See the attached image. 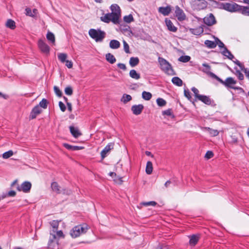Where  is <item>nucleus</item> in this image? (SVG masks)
I'll return each instance as SVG.
<instances>
[{"label": "nucleus", "instance_id": "obj_30", "mask_svg": "<svg viewBox=\"0 0 249 249\" xmlns=\"http://www.w3.org/2000/svg\"><path fill=\"white\" fill-rule=\"evenodd\" d=\"M197 98L206 104L209 105L211 103L210 99L206 96L200 95Z\"/></svg>", "mask_w": 249, "mask_h": 249}, {"label": "nucleus", "instance_id": "obj_23", "mask_svg": "<svg viewBox=\"0 0 249 249\" xmlns=\"http://www.w3.org/2000/svg\"><path fill=\"white\" fill-rule=\"evenodd\" d=\"M59 221L57 220H53L50 222V224L52 227V230L51 231V232L55 233L56 231L58 229Z\"/></svg>", "mask_w": 249, "mask_h": 249}, {"label": "nucleus", "instance_id": "obj_12", "mask_svg": "<svg viewBox=\"0 0 249 249\" xmlns=\"http://www.w3.org/2000/svg\"><path fill=\"white\" fill-rule=\"evenodd\" d=\"M144 108V107L142 104L135 105L131 107V111L134 115H140Z\"/></svg>", "mask_w": 249, "mask_h": 249}, {"label": "nucleus", "instance_id": "obj_18", "mask_svg": "<svg viewBox=\"0 0 249 249\" xmlns=\"http://www.w3.org/2000/svg\"><path fill=\"white\" fill-rule=\"evenodd\" d=\"M70 129L71 133L74 138H78L81 135V133L77 128L71 126L70 127Z\"/></svg>", "mask_w": 249, "mask_h": 249}, {"label": "nucleus", "instance_id": "obj_55", "mask_svg": "<svg viewBox=\"0 0 249 249\" xmlns=\"http://www.w3.org/2000/svg\"><path fill=\"white\" fill-rule=\"evenodd\" d=\"M117 66L120 69H122L124 71L126 70V67L125 65L123 63H118L117 64Z\"/></svg>", "mask_w": 249, "mask_h": 249}, {"label": "nucleus", "instance_id": "obj_47", "mask_svg": "<svg viewBox=\"0 0 249 249\" xmlns=\"http://www.w3.org/2000/svg\"><path fill=\"white\" fill-rule=\"evenodd\" d=\"M157 103L160 107L164 106L166 104V101L162 98H158L157 100Z\"/></svg>", "mask_w": 249, "mask_h": 249}, {"label": "nucleus", "instance_id": "obj_63", "mask_svg": "<svg viewBox=\"0 0 249 249\" xmlns=\"http://www.w3.org/2000/svg\"><path fill=\"white\" fill-rule=\"evenodd\" d=\"M217 44L219 47H224V44L218 39H217Z\"/></svg>", "mask_w": 249, "mask_h": 249}, {"label": "nucleus", "instance_id": "obj_25", "mask_svg": "<svg viewBox=\"0 0 249 249\" xmlns=\"http://www.w3.org/2000/svg\"><path fill=\"white\" fill-rule=\"evenodd\" d=\"M156 205V202L154 201H149V202H143L140 203L139 205L138 206V208L139 209H141L142 206L148 207L149 206H155Z\"/></svg>", "mask_w": 249, "mask_h": 249}, {"label": "nucleus", "instance_id": "obj_41", "mask_svg": "<svg viewBox=\"0 0 249 249\" xmlns=\"http://www.w3.org/2000/svg\"><path fill=\"white\" fill-rule=\"evenodd\" d=\"M14 153H13V151L12 150H9L8 151H7L6 152H4L3 154H2V158L4 159H7L10 157H11V156H12L13 155Z\"/></svg>", "mask_w": 249, "mask_h": 249}, {"label": "nucleus", "instance_id": "obj_20", "mask_svg": "<svg viewBox=\"0 0 249 249\" xmlns=\"http://www.w3.org/2000/svg\"><path fill=\"white\" fill-rule=\"evenodd\" d=\"M106 59L107 62L111 64L115 63L116 61L114 56L110 53H107L106 54Z\"/></svg>", "mask_w": 249, "mask_h": 249}, {"label": "nucleus", "instance_id": "obj_54", "mask_svg": "<svg viewBox=\"0 0 249 249\" xmlns=\"http://www.w3.org/2000/svg\"><path fill=\"white\" fill-rule=\"evenodd\" d=\"M66 66L69 69L71 68L73 66L72 62L71 61L67 60L66 61Z\"/></svg>", "mask_w": 249, "mask_h": 249}, {"label": "nucleus", "instance_id": "obj_57", "mask_svg": "<svg viewBox=\"0 0 249 249\" xmlns=\"http://www.w3.org/2000/svg\"><path fill=\"white\" fill-rule=\"evenodd\" d=\"M184 95L189 99L191 98V96L190 95V92L186 89L184 90Z\"/></svg>", "mask_w": 249, "mask_h": 249}, {"label": "nucleus", "instance_id": "obj_38", "mask_svg": "<svg viewBox=\"0 0 249 249\" xmlns=\"http://www.w3.org/2000/svg\"><path fill=\"white\" fill-rule=\"evenodd\" d=\"M67 57V54L66 53H60L58 54V58L62 63L65 62L67 60H66Z\"/></svg>", "mask_w": 249, "mask_h": 249}, {"label": "nucleus", "instance_id": "obj_3", "mask_svg": "<svg viewBox=\"0 0 249 249\" xmlns=\"http://www.w3.org/2000/svg\"><path fill=\"white\" fill-rule=\"evenodd\" d=\"M89 36L96 42H101L105 37V33L100 30L91 29L89 31Z\"/></svg>", "mask_w": 249, "mask_h": 249}, {"label": "nucleus", "instance_id": "obj_1", "mask_svg": "<svg viewBox=\"0 0 249 249\" xmlns=\"http://www.w3.org/2000/svg\"><path fill=\"white\" fill-rule=\"evenodd\" d=\"M64 238V234L62 231L56 230L55 233L50 232V237L48 243L49 248L53 249L58 246V240Z\"/></svg>", "mask_w": 249, "mask_h": 249}, {"label": "nucleus", "instance_id": "obj_14", "mask_svg": "<svg viewBox=\"0 0 249 249\" xmlns=\"http://www.w3.org/2000/svg\"><path fill=\"white\" fill-rule=\"evenodd\" d=\"M113 148V143H108L104 149L101 151V155L102 159H104L107 155L109 153L111 149Z\"/></svg>", "mask_w": 249, "mask_h": 249}, {"label": "nucleus", "instance_id": "obj_19", "mask_svg": "<svg viewBox=\"0 0 249 249\" xmlns=\"http://www.w3.org/2000/svg\"><path fill=\"white\" fill-rule=\"evenodd\" d=\"M25 11L26 15L31 17H35L37 14V10L36 9H33L32 11L30 8H27Z\"/></svg>", "mask_w": 249, "mask_h": 249}, {"label": "nucleus", "instance_id": "obj_16", "mask_svg": "<svg viewBox=\"0 0 249 249\" xmlns=\"http://www.w3.org/2000/svg\"><path fill=\"white\" fill-rule=\"evenodd\" d=\"M46 38L47 40L50 42L51 44H52V45H55V38L54 34L53 33L48 31L46 35Z\"/></svg>", "mask_w": 249, "mask_h": 249}, {"label": "nucleus", "instance_id": "obj_60", "mask_svg": "<svg viewBox=\"0 0 249 249\" xmlns=\"http://www.w3.org/2000/svg\"><path fill=\"white\" fill-rule=\"evenodd\" d=\"M16 194V193L14 191H10L8 192V195L10 196H14Z\"/></svg>", "mask_w": 249, "mask_h": 249}, {"label": "nucleus", "instance_id": "obj_53", "mask_svg": "<svg viewBox=\"0 0 249 249\" xmlns=\"http://www.w3.org/2000/svg\"><path fill=\"white\" fill-rule=\"evenodd\" d=\"M192 91L194 93L195 96L198 98L200 95L198 94V90L196 88L194 87L192 89Z\"/></svg>", "mask_w": 249, "mask_h": 249}, {"label": "nucleus", "instance_id": "obj_24", "mask_svg": "<svg viewBox=\"0 0 249 249\" xmlns=\"http://www.w3.org/2000/svg\"><path fill=\"white\" fill-rule=\"evenodd\" d=\"M120 43L117 40H112L109 43V47L113 49H116L120 47Z\"/></svg>", "mask_w": 249, "mask_h": 249}, {"label": "nucleus", "instance_id": "obj_52", "mask_svg": "<svg viewBox=\"0 0 249 249\" xmlns=\"http://www.w3.org/2000/svg\"><path fill=\"white\" fill-rule=\"evenodd\" d=\"M59 106L62 111L64 112L66 110V108L65 105L62 102L60 101L59 102Z\"/></svg>", "mask_w": 249, "mask_h": 249}, {"label": "nucleus", "instance_id": "obj_2", "mask_svg": "<svg viewBox=\"0 0 249 249\" xmlns=\"http://www.w3.org/2000/svg\"><path fill=\"white\" fill-rule=\"evenodd\" d=\"M88 229V226L85 224L77 225L71 230L70 235L72 238H76L85 233Z\"/></svg>", "mask_w": 249, "mask_h": 249}, {"label": "nucleus", "instance_id": "obj_44", "mask_svg": "<svg viewBox=\"0 0 249 249\" xmlns=\"http://www.w3.org/2000/svg\"><path fill=\"white\" fill-rule=\"evenodd\" d=\"M190 59L191 57L189 56L185 55L180 57L178 58V60L182 62H187L190 60Z\"/></svg>", "mask_w": 249, "mask_h": 249}, {"label": "nucleus", "instance_id": "obj_45", "mask_svg": "<svg viewBox=\"0 0 249 249\" xmlns=\"http://www.w3.org/2000/svg\"><path fill=\"white\" fill-rule=\"evenodd\" d=\"M222 53L225 56H227L231 59L233 57V55L226 48L224 49V50L223 51Z\"/></svg>", "mask_w": 249, "mask_h": 249}, {"label": "nucleus", "instance_id": "obj_35", "mask_svg": "<svg viewBox=\"0 0 249 249\" xmlns=\"http://www.w3.org/2000/svg\"><path fill=\"white\" fill-rule=\"evenodd\" d=\"M191 33L196 35H199L203 32V29L202 27H199V28L196 29H190Z\"/></svg>", "mask_w": 249, "mask_h": 249}, {"label": "nucleus", "instance_id": "obj_39", "mask_svg": "<svg viewBox=\"0 0 249 249\" xmlns=\"http://www.w3.org/2000/svg\"><path fill=\"white\" fill-rule=\"evenodd\" d=\"M172 81L174 84L178 86H180L182 84V80L178 77L173 78Z\"/></svg>", "mask_w": 249, "mask_h": 249}, {"label": "nucleus", "instance_id": "obj_11", "mask_svg": "<svg viewBox=\"0 0 249 249\" xmlns=\"http://www.w3.org/2000/svg\"><path fill=\"white\" fill-rule=\"evenodd\" d=\"M176 16L179 21L184 20L186 18V16L183 10L181 9L178 6L175 7Z\"/></svg>", "mask_w": 249, "mask_h": 249}, {"label": "nucleus", "instance_id": "obj_56", "mask_svg": "<svg viewBox=\"0 0 249 249\" xmlns=\"http://www.w3.org/2000/svg\"><path fill=\"white\" fill-rule=\"evenodd\" d=\"M243 14L247 16H249V8L244 7L243 10Z\"/></svg>", "mask_w": 249, "mask_h": 249}, {"label": "nucleus", "instance_id": "obj_58", "mask_svg": "<svg viewBox=\"0 0 249 249\" xmlns=\"http://www.w3.org/2000/svg\"><path fill=\"white\" fill-rule=\"evenodd\" d=\"M63 146L67 149L72 150V145H71L67 143H64Z\"/></svg>", "mask_w": 249, "mask_h": 249}, {"label": "nucleus", "instance_id": "obj_49", "mask_svg": "<svg viewBox=\"0 0 249 249\" xmlns=\"http://www.w3.org/2000/svg\"><path fill=\"white\" fill-rule=\"evenodd\" d=\"M162 114L163 115L170 116L172 118H174V115L172 114V112L171 110L170 109H168L167 110L163 111L162 112Z\"/></svg>", "mask_w": 249, "mask_h": 249}, {"label": "nucleus", "instance_id": "obj_64", "mask_svg": "<svg viewBox=\"0 0 249 249\" xmlns=\"http://www.w3.org/2000/svg\"><path fill=\"white\" fill-rule=\"evenodd\" d=\"M158 249H168V248L166 246H163V245H160L158 247Z\"/></svg>", "mask_w": 249, "mask_h": 249}, {"label": "nucleus", "instance_id": "obj_42", "mask_svg": "<svg viewBox=\"0 0 249 249\" xmlns=\"http://www.w3.org/2000/svg\"><path fill=\"white\" fill-rule=\"evenodd\" d=\"M38 106H39L40 107H41L44 109L47 108L48 106V102L47 100L45 99H43L42 101L40 102Z\"/></svg>", "mask_w": 249, "mask_h": 249}, {"label": "nucleus", "instance_id": "obj_21", "mask_svg": "<svg viewBox=\"0 0 249 249\" xmlns=\"http://www.w3.org/2000/svg\"><path fill=\"white\" fill-rule=\"evenodd\" d=\"M110 19L111 21L115 24H118L120 23V18L117 16H115L112 13H109Z\"/></svg>", "mask_w": 249, "mask_h": 249}, {"label": "nucleus", "instance_id": "obj_22", "mask_svg": "<svg viewBox=\"0 0 249 249\" xmlns=\"http://www.w3.org/2000/svg\"><path fill=\"white\" fill-rule=\"evenodd\" d=\"M220 82L227 86L234 85L236 83L235 81L231 77L228 78L225 81L220 80Z\"/></svg>", "mask_w": 249, "mask_h": 249}, {"label": "nucleus", "instance_id": "obj_50", "mask_svg": "<svg viewBox=\"0 0 249 249\" xmlns=\"http://www.w3.org/2000/svg\"><path fill=\"white\" fill-rule=\"evenodd\" d=\"M213 153L211 151H208L207 152V153L205 154V158L207 159H210L213 157Z\"/></svg>", "mask_w": 249, "mask_h": 249}, {"label": "nucleus", "instance_id": "obj_51", "mask_svg": "<svg viewBox=\"0 0 249 249\" xmlns=\"http://www.w3.org/2000/svg\"><path fill=\"white\" fill-rule=\"evenodd\" d=\"M53 89H54V91L55 94L58 96L60 97L62 95V92H61V90L59 89V88L56 86H54Z\"/></svg>", "mask_w": 249, "mask_h": 249}, {"label": "nucleus", "instance_id": "obj_43", "mask_svg": "<svg viewBox=\"0 0 249 249\" xmlns=\"http://www.w3.org/2000/svg\"><path fill=\"white\" fill-rule=\"evenodd\" d=\"M205 44L207 47L211 48H213L216 46V44L214 42L210 40H206Z\"/></svg>", "mask_w": 249, "mask_h": 249}, {"label": "nucleus", "instance_id": "obj_9", "mask_svg": "<svg viewBox=\"0 0 249 249\" xmlns=\"http://www.w3.org/2000/svg\"><path fill=\"white\" fill-rule=\"evenodd\" d=\"M110 10L111 13L114 15L115 16H117L119 18L121 17V10L120 7L117 4H113L110 6Z\"/></svg>", "mask_w": 249, "mask_h": 249}, {"label": "nucleus", "instance_id": "obj_26", "mask_svg": "<svg viewBox=\"0 0 249 249\" xmlns=\"http://www.w3.org/2000/svg\"><path fill=\"white\" fill-rule=\"evenodd\" d=\"M129 76L133 79L138 80L140 78V74L135 70H132L129 72Z\"/></svg>", "mask_w": 249, "mask_h": 249}, {"label": "nucleus", "instance_id": "obj_46", "mask_svg": "<svg viewBox=\"0 0 249 249\" xmlns=\"http://www.w3.org/2000/svg\"><path fill=\"white\" fill-rule=\"evenodd\" d=\"M65 93L68 95H71L73 93V90L71 87L68 86L65 89Z\"/></svg>", "mask_w": 249, "mask_h": 249}, {"label": "nucleus", "instance_id": "obj_15", "mask_svg": "<svg viewBox=\"0 0 249 249\" xmlns=\"http://www.w3.org/2000/svg\"><path fill=\"white\" fill-rule=\"evenodd\" d=\"M171 11V7L170 6L166 7H161L159 8V12L164 16H167Z\"/></svg>", "mask_w": 249, "mask_h": 249}, {"label": "nucleus", "instance_id": "obj_34", "mask_svg": "<svg viewBox=\"0 0 249 249\" xmlns=\"http://www.w3.org/2000/svg\"><path fill=\"white\" fill-rule=\"evenodd\" d=\"M205 130L209 131L210 135L212 136H216L219 134V132L218 131V130L215 129H213L209 127H206L205 128Z\"/></svg>", "mask_w": 249, "mask_h": 249}, {"label": "nucleus", "instance_id": "obj_7", "mask_svg": "<svg viewBox=\"0 0 249 249\" xmlns=\"http://www.w3.org/2000/svg\"><path fill=\"white\" fill-rule=\"evenodd\" d=\"M38 46L40 51L45 53H49L50 52L49 46L42 39L38 41Z\"/></svg>", "mask_w": 249, "mask_h": 249}, {"label": "nucleus", "instance_id": "obj_62", "mask_svg": "<svg viewBox=\"0 0 249 249\" xmlns=\"http://www.w3.org/2000/svg\"><path fill=\"white\" fill-rule=\"evenodd\" d=\"M67 105L68 106V110L70 112H71L72 111V106L71 103L69 102H67Z\"/></svg>", "mask_w": 249, "mask_h": 249}, {"label": "nucleus", "instance_id": "obj_31", "mask_svg": "<svg viewBox=\"0 0 249 249\" xmlns=\"http://www.w3.org/2000/svg\"><path fill=\"white\" fill-rule=\"evenodd\" d=\"M198 236L195 235H192L190 238V244L192 246H195L198 242Z\"/></svg>", "mask_w": 249, "mask_h": 249}, {"label": "nucleus", "instance_id": "obj_4", "mask_svg": "<svg viewBox=\"0 0 249 249\" xmlns=\"http://www.w3.org/2000/svg\"><path fill=\"white\" fill-rule=\"evenodd\" d=\"M159 62L161 69L169 75H174V71L171 65L164 59L159 57Z\"/></svg>", "mask_w": 249, "mask_h": 249}, {"label": "nucleus", "instance_id": "obj_59", "mask_svg": "<svg viewBox=\"0 0 249 249\" xmlns=\"http://www.w3.org/2000/svg\"><path fill=\"white\" fill-rule=\"evenodd\" d=\"M83 148V147L81 146H72V150L75 151V150H81Z\"/></svg>", "mask_w": 249, "mask_h": 249}, {"label": "nucleus", "instance_id": "obj_8", "mask_svg": "<svg viewBox=\"0 0 249 249\" xmlns=\"http://www.w3.org/2000/svg\"><path fill=\"white\" fill-rule=\"evenodd\" d=\"M42 111L41 107L39 106H35L32 110L30 116V119H35L36 116L40 114Z\"/></svg>", "mask_w": 249, "mask_h": 249}, {"label": "nucleus", "instance_id": "obj_13", "mask_svg": "<svg viewBox=\"0 0 249 249\" xmlns=\"http://www.w3.org/2000/svg\"><path fill=\"white\" fill-rule=\"evenodd\" d=\"M204 22L208 25H212L215 22L214 17L213 14H210L204 18Z\"/></svg>", "mask_w": 249, "mask_h": 249}, {"label": "nucleus", "instance_id": "obj_29", "mask_svg": "<svg viewBox=\"0 0 249 249\" xmlns=\"http://www.w3.org/2000/svg\"><path fill=\"white\" fill-rule=\"evenodd\" d=\"M6 26L11 29H14L16 27L15 22L12 19H8L6 23Z\"/></svg>", "mask_w": 249, "mask_h": 249}, {"label": "nucleus", "instance_id": "obj_17", "mask_svg": "<svg viewBox=\"0 0 249 249\" xmlns=\"http://www.w3.org/2000/svg\"><path fill=\"white\" fill-rule=\"evenodd\" d=\"M165 23L168 29L172 32H175L177 30V28L173 25L172 21L167 18L165 19Z\"/></svg>", "mask_w": 249, "mask_h": 249}, {"label": "nucleus", "instance_id": "obj_6", "mask_svg": "<svg viewBox=\"0 0 249 249\" xmlns=\"http://www.w3.org/2000/svg\"><path fill=\"white\" fill-rule=\"evenodd\" d=\"M32 184L29 181H25L20 186L17 187V190L19 191H22L24 193H28L31 188Z\"/></svg>", "mask_w": 249, "mask_h": 249}, {"label": "nucleus", "instance_id": "obj_37", "mask_svg": "<svg viewBox=\"0 0 249 249\" xmlns=\"http://www.w3.org/2000/svg\"><path fill=\"white\" fill-rule=\"evenodd\" d=\"M142 97L145 100H149L152 97V94L149 92L143 91Z\"/></svg>", "mask_w": 249, "mask_h": 249}, {"label": "nucleus", "instance_id": "obj_32", "mask_svg": "<svg viewBox=\"0 0 249 249\" xmlns=\"http://www.w3.org/2000/svg\"><path fill=\"white\" fill-rule=\"evenodd\" d=\"M51 187L53 192H55L57 193H60V187L56 182H53L52 183Z\"/></svg>", "mask_w": 249, "mask_h": 249}, {"label": "nucleus", "instance_id": "obj_10", "mask_svg": "<svg viewBox=\"0 0 249 249\" xmlns=\"http://www.w3.org/2000/svg\"><path fill=\"white\" fill-rule=\"evenodd\" d=\"M223 7L224 9L230 12H235L237 10L238 5L236 3H223Z\"/></svg>", "mask_w": 249, "mask_h": 249}, {"label": "nucleus", "instance_id": "obj_48", "mask_svg": "<svg viewBox=\"0 0 249 249\" xmlns=\"http://www.w3.org/2000/svg\"><path fill=\"white\" fill-rule=\"evenodd\" d=\"M123 45H124V49L125 52L127 53H130L129 52V47L128 44L126 43V42L124 40L123 41Z\"/></svg>", "mask_w": 249, "mask_h": 249}, {"label": "nucleus", "instance_id": "obj_33", "mask_svg": "<svg viewBox=\"0 0 249 249\" xmlns=\"http://www.w3.org/2000/svg\"><path fill=\"white\" fill-rule=\"evenodd\" d=\"M153 171L152 163L151 161H148L147 162L146 167V173L147 174H151Z\"/></svg>", "mask_w": 249, "mask_h": 249}, {"label": "nucleus", "instance_id": "obj_40", "mask_svg": "<svg viewBox=\"0 0 249 249\" xmlns=\"http://www.w3.org/2000/svg\"><path fill=\"white\" fill-rule=\"evenodd\" d=\"M100 18L101 21L105 23H108L111 21L108 13L106 14L103 16L101 17Z\"/></svg>", "mask_w": 249, "mask_h": 249}, {"label": "nucleus", "instance_id": "obj_27", "mask_svg": "<svg viewBox=\"0 0 249 249\" xmlns=\"http://www.w3.org/2000/svg\"><path fill=\"white\" fill-rule=\"evenodd\" d=\"M131 100L132 97L130 95L124 94L121 99V101L124 104H126Z\"/></svg>", "mask_w": 249, "mask_h": 249}, {"label": "nucleus", "instance_id": "obj_61", "mask_svg": "<svg viewBox=\"0 0 249 249\" xmlns=\"http://www.w3.org/2000/svg\"><path fill=\"white\" fill-rule=\"evenodd\" d=\"M239 79L240 80H242L243 79V78H244V76H243V74H242L239 71H237V74Z\"/></svg>", "mask_w": 249, "mask_h": 249}, {"label": "nucleus", "instance_id": "obj_36", "mask_svg": "<svg viewBox=\"0 0 249 249\" xmlns=\"http://www.w3.org/2000/svg\"><path fill=\"white\" fill-rule=\"evenodd\" d=\"M123 19L124 21L127 23H131L134 21V18L131 14L124 16Z\"/></svg>", "mask_w": 249, "mask_h": 249}, {"label": "nucleus", "instance_id": "obj_28", "mask_svg": "<svg viewBox=\"0 0 249 249\" xmlns=\"http://www.w3.org/2000/svg\"><path fill=\"white\" fill-rule=\"evenodd\" d=\"M139 63V59L138 57H132L129 60V64L132 67L137 66Z\"/></svg>", "mask_w": 249, "mask_h": 249}, {"label": "nucleus", "instance_id": "obj_5", "mask_svg": "<svg viewBox=\"0 0 249 249\" xmlns=\"http://www.w3.org/2000/svg\"><path fill=\"white\" fill-rule=\"evenodd\" d=\"M192 7L196 10H200L205 9L207 6V2L204 0H197L193 1L191 3Z\"/></svg>", "mask_w": 249, "mask_h": 249}]
</instances>
